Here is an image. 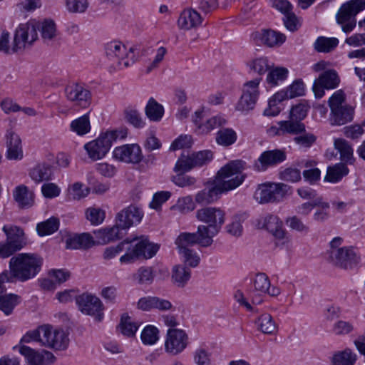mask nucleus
<instances>
[{"instance_id": "nucleus-1", "label": "nucleus", "mask_w": 365, "mask_h": 365, "mask_svg": "<svg viewBox=\"0 0 365 365\" xmlns=\"http://www.w3.org/2000/svg\"><path fill=\"white\" fill-rule=\"evenodd\" d=\"M245 167L246 163L240 160L225 165L217 172L213 182L196 194L195 202L200 205L213 203L222 193L240 186L245 178L242 174Z\"/></svg>"}, {"instance_id": "nucleus-2", "label": "nucleus", "mask_w": 365, "mask_h": 365, "mask_svg": "<svg viewBox=\"0 0 365 365\" xmlns=\"http://www.w3.org/2000/svg\"><path fill=\"white\" fill-rule=\"evenodd\" d=\"M42 259L35 254L21 253L11 258L9 262L10 273L0 274L1 282H14L17 279L25 282L34 277L41 269Z\"/></svg>"}, {"instance_id": "nucleus-3", "label": "nucleus", "mask_w": 365, "mask_h": 365, "mask_svg": "<svg viewBox=\"0 0 365 365\" xmlns=\"http://www.w3.org/2000/svg\"><path fill=\"white\" fill-rule=\"evenodd\" d=\"M136 240L128 244L125 253L120 257L122 264H130L140 257L150 259L155 256L160 246L150 242L147 237H135Z\"/></svg>"}, {"instance_id": "nucleus-4", "label": "nucleus", "mask_w": 365, "mask_h": 365, "mask_svg": "<svg viewBox=\"0 0 365 365\" xmlns=\"http://www.w3.org/2000/svg\"><path fill=\"white\" fill-rule=\"evenodd\" d=\"M118 138H124L122 131H106L101 133L96 139L86 143L84 149L91 160H98L106 155L113 143Z\"/></svg>"}, {"instance_id": "nucleus-5", "label": "nucleus", "mask_w": 365, "mask_h": 365, "mask_svg": "<svg viewBox=\"0 0 365 365\" xmlns=\"http://www.w3.org/2000/svg\"><path fill=\"white\" fill-rule=\"evenodd\" d=\"M280 293L281 290L279 287H271L269 277L263 272H259L255 275L248 290V296L254 304L263 302L266 294L277 297Z\"/></svg>"}, {"instance_id": "nucleus-6", "label": "nucleus", "mask_w": 365, "mask_h": 365, "mask_svg": "<svg viewBox=\"0 0 365 365\" xmlns=\"http://www.w3.org/2000/svg\"><path fill=\"white\" fill-rule=\"evenodd\" d=\"M133 51V47L128 50L119 41H112L105 45L106 56L119 68H127L135 63L136 58Z\"/></svg>"}, {"instance_id": "nucleus-7", "label": "nucleus", "mask_w": 365, "mask_h": 365, "mask_svg": "<svg viewBox=\"0 0 365 365\" xmlns=\"http://www.w3.org/2000/svg\"><path fill=\"white\" fill-rule=\"evenodd\" d=\"M292 194V187L282 182H267L259 185L255 197L259 203L279 202Z\"/></svg>"}, {"instance_id": "nucleus-8", "label": "nucleus", "mask_w": 365, "mask_h": 365, "mask_svg": "<svg viewBox=\"0 0 365 365\" xmlns=\"http://www.w3.org/2000/svg\"><path fill=\"white\" fill-rule=\"evenodd\" d=\"M75 299L82 314L93 317L98 322L103 321L105 306L97 296L90 293H83L76 296Z\"/></svg>"}, {"instance_id": "nucleus-9", "label": "nucleus", "mask_w": 365, "mask_h": 365, "mask_svg": "<svg viewBox=\"0 0 365 365\" xmlns=\"http://www.w3.org/2000/svg\"><path fill=\"white\" fill-rule=\"evenodd\" d=\"M41 344L49 349L55 350L66 349L69 343V339L66 333L61 329H54L49 324L41 325Z\"/></svg>"}, {"instance_id": "nucleus-10", "label": "nucleus", "mask_w": 365, "mask_h": 365, "mask_svg": "<svg viewBox=\"0 0 365 365\" xmlns=\"http://www.w3.org/2000/svg\"><path fill=\"white\" fill-rule=\"evenodd\" d=\"M37 26L36 21H30L26 24H21L16 29L13 42V50L19 51L31 45L37 39Z\"/></svg>"}, {"instance_id": "nucleus-11", "label": "nucleus", "mask_w": 365, "mask_h": 365, "mask_svg": "<svg viewBox=\"0 0 365 365\" xmlns=\"http://www.w3.org/2000/svg\"><path fill=\"white\" fill-rule=\"evenodd\" d=\"M197 220L206 226L220 231L225 222V212L217 207H204L195 212Z\"/></svg>"}, {"instance_id": "nucleus-12", "label": "nucleus", "mask_w": 365, "mask_h": 365, "mask_svg": "<svg viewBox=\"0 0 365 365\" xmlns=\"http://www.w3.org/2000/svg\"><path fill=\"white\" fill-rule=\"evenodd\" d=\"M188 336L186 332L180 329H169L165 340V351L175 356L182 353L188 344Z\"/></svg>"}, {"instance_id": "nucleus-13", "label": "nucleus", "mask_w": 365, "mask_h": 365, "mask_svg": "<svg viewBox=\"0 0 365 365\" xmlns=\"http://www.w3.org/2000/svg\"><path fill=\"white\" fill-rule=\"evenodd\" d=\"M359 256L352 247L329 250V259L337 267L351 269L359 262Z\"/></svg>"}, {"instance_id": "nucleus-14", "label": "nucleus", "mask_w": 365, "mask_h": 365, "mask_svg": "<svg viewBox=\"0 0 365 365\" xmlns=\"http://www.w3.org/2000/svg\"><path fill=\"white\" fill-rule=\"evenodd\" d=\"M66 99L75 106L88 107L91 101V91L79 83L68 85L64 90Z\"/></svg>"}, {"instance_id": "nucleus-15", "label": "nucleus", "mask_w": 365, "mask_h": 365, "mask_svg": "<svg viewBox=\"0 0 365 365\" xmlns=\"http://www.w3.org/2000/svg\"><path fill=\"white\" fill-rule=\"evenodd\" d=\"M251 38L256 44L270 48L280 46L286 41V36L284 34L270 29L255 31L252 34Z\"/></svg>"}, {"instance_id": "nucleus-16", "label": "nucleus", "mask_w": 365, "mask_h": 365, "mask_svg": "<svg viewBox=\"0 0 365 365\" xmlns=\"http://www.w3.org/2000/svg\"><path fill=\"white\" fill-rule=\"evenodd\" d=\"M113 155L115 160L128 164H138L143 160L142 150L135 143L115 148Z\"/></svg>"}, {"instance_id": "nucleus-17", "label": "nucleus", "mask_w": 365, "mask_h": 365, "mask_svg": "<svg viewBox=\"0 0 365 365\" xmlns=\"http://www.w3.org/2000/svg\"><path fill=\"white\" fill-rule=\"evenodd\" d=\"M339 82L340 79L336 71L329 69L324 71L313 84L316 98H321L324 95V89H334L339 86Z\"/></svg>"}, {"instance_id": "nucleus-18", "label": "nucleus", "mask_w": 365, "mask_h": 365, "mask_svg": "<svg viewBox=\"0 0 365 365\" xmlns=\"http://www.w3.org/2000/svg\"><path fill=\"white\" fill-rule=\"evenodd\" d=\"M19 351L31 365H51L56 360L51 352L44 349L36 351L28 346L22 345L19 347Z\"/></svg>"}, {"instance_id": "nucleus-19", "label": "nucleus", "mask_w": 365, "mask_h": 365, "mask_svg": "<svg viewBox=\"0 0 365 365\" xmlns=\"http://www.w3.org/2000/svg\"><path fill=\"white\" fill-rule=\"evenodd\" d=\"M143 216L140 209L135 205H130L120 212L115 217V222L121 230L125 232L133 225L139 223Z\"/></svg>"}, {"instance_id": "nucleus-20", "label": "nucleus", "mask_w": 365, "mask_h": 365, "mask_svg": "<svg viewBox=\"0 0 365 365\" xmlns=\"http://www.w3.org/2000/svg\"><path fill=\"white\" fill-rule=\"evenodd\" d=\"M284 151L279 149L263 152L254 163V168L258 172L265 171L269 167L274 166L286 160Z\"/></svg>"}, {"instance_id": "nucleus-21", "label": "nucleus", "mask_w": 365, "mask_h": 365, "mask_svg": "<svg viewBox=\"0 0 365 365\" xmlns=\"http://www.w3.org/2000/svg\"><path fill=\"white\" fill-rule=\"evenodd\" d=\"M358 14L347 3L344 4L336 14L337 23L341 25L342 31L349 34L356 27V16Z\"/></svg>"}, {"instance_id": "nucleus-22", "label": "nucleus", "mask_w": 365, "mask_h": 365, "mask_svg": "<svg viewBox=\"0 0 365 365\" xmlns=\"http://www.w3.org/2000/svg\"><path fill=\"white\" fill-rule=\"evenodd\" d=\"M6 138V158L9 160H19L23 158L21 140L19 136L12 130H7Z\"/></svg>"}, {"instance_id": "nucleus-23", "label": "nucleus", "mask_w": 365, "mask_h": 365, "mask_svg": "<svg viewBox=\"0 0 365 365\" xmlns=\"http://www.w3.org/2000/svg\"><path fill=\"white\" fill-rule=\"evenodd\" d=\"M202 17L195 9L183 10L178 20V26L180 29L190 30L201 24Z\"/></svg>"}, {"instance_id": "nucleus-24", "label": "nucleus", "mask_w": 365, "mask_h": 365, "mask_svg": "<svg viewBox=\"0 0 365 365\" xmlns=\"http://www.w3.org/2000/svg\"><path fill=\"white\" fill-rule=\"evenodd\" d=\"M2 230L6 235V241L16 251L20 250L26 245L24 233L20 227L4 225Z\"/></svg>"}, {"instance_id": "nucleus-25", "label": "nucleus", "mask_w": 365, "mask_h": 365, "mask_svg": "<svg viewBox=\"0 0 365 365\" xmlns=\"http://www.w3.org/2000/svg\"><path fill=\"white\" fill-rule=\"evenodd\" d=\"M125 234L117 223L112 227L99 229L94 231V235L100 243L106 244L122 238Z\"/></svg>"}, {"instance_id": "nucleus-26", "label": "nucleus", "mask_w": 365, "mask_h": 365, "mask_svg": "<svg viewBox=\"0 0 365 365\" xmlns=\"http://www.w3.org/2000/svg\"><path fill=\"white\" fill-rule=\"evenodd\" d=\"M334 148L340 155L341 163L352 165L355 162L351 145L344 138H336L334 142Z\"/></svg>"}, {"instance_id": "nucleus-27", "label": "nucleus", "mask_w": 365, "mask_h": 365, "mask_svg": "<svg viewBox=\"0 0 365 365\" xmlns=\"http://www.w3.org/2000/svg\"><path fill=\"white\" fill-rule=\"evenodd\" d=\"M220 231L212 229L205 225H200L197 227V231L194 232L197 245L201 247H208L213 243V237Z\"/></svg>"}, {"instance_id": "nucleus-28", "label": "nucleus", "mask_w": 365, "mask_h": 365, "mask_svg": "<svg viewBox=\"0 0 365 365\" xmlns=\"http://www.w3.org/2000/svg\"><path fill=\"white\" fill-rule=\"evenodd\" d=\"M279 127L276 128V134L283 135L286 133L296 135L305 131L304 123L289 118V120H282L278 123ZM275 129V128H272Z\"/></svg>"}, {"instance_id": "nucleus-29", "label": "nucleus", "mask_w": 365, "mask_h": 365, "mask_svg": "<svg viewBox=\"0 0 365 365\" xmlns=\"http://www.w3.org/2000/svg\"><path fill=\"white\" fill-rule=\"evenodd\" d=\"M349 173L347 164L344 163H337L327 168V174L324 177V181L331 183H337L346 176Z\"/></svg>"}, {"instance_id": "nucleus-30", "label": "nucleus", "mask_w": 365, "mask_h": 365, "mask_svg": "<svg viewBox=\"0 0 365 365\" xmlns=\"http://www.w3.org/2000/svg\"><path fill=\"white\" fill-rule=\"evenodd\" d=\"M94 245L93 237L88 233H82L68 237L66 242L67 249H88Z\"/></svg>"}, {"instance_id": "nucleus-31", "label": "nucleus", "mask_w": 365, "mask_h": 365, "mask_svg": "<svg viewBox=\"0 0 365 365\" xmlns=\"http://www.w3.org/2000/svg\"><path fill=\"white\" fill-rule=\"evenodd\" d=\"M29 175L37 183L48 181L53 175L52 166L45 163H39L30 170Z\"/></svg>"}, {"instance_id": "nucleus-32", "label": "nucleus", "mask_w": 365, "mask_h": 365, "mask_svg": "<svg viewBox=\"0 0 365 365\" xmlns=\"http://www.w3.org/2000/svg\"><path fill=\"white\" fill-rule=\"evenodd\" d=\"M354 110L351 106L345 105L331 113L330 123L333 125H341L353 119Z\"/></svg>"}, {"instance_id": "nucleus-33", "label": "nucleus", "mask_w": 365, "mask_h": 365, "mask_svg": "<svg viewBox=\"0 0 365 365\" xmlns=\"http://www.w3.org/2000/svg\"><path fill=\"white\" fill-rule=\"evenodd\" d=\"M357 359L356 354L349 348L334 353L331 359L332 365H354Z\"/></svg>"}, {"instance_id": "nucleus-34", "label": "nucleus", "mask_w": 365, "mask_h": 365, "mask_svg": "<svg viewBox=\"0 0 365 365\" xmlns=\"http://www.w3.org/2000/svg\"><path fill=\"white\" fill-rule=\"evenodd\" d=\"M4 283L0 281V309L6 315H9L18 304L19 297L13 294L2 295L5 291V288L3 287Z\"/></svg>"}, {"instance_id": "nucleus-35", "label": "nucleus", "mask_w": 365, "mask_h": 365, "mask_svg": "<svg viewBox=\"0 0 365 365\" xmlns=\"http://www.w3.org/2000/svg\"><path fill=\"white\" fill-rule=\"evenodd\" d=\"M258 330L263 334L272 335L277 331V325L271 314L264 313L255 321Z\"/></svg>"}, {"instance_id": "nucleus-36", "label": "nucleus", "mask_w": 365, "mask_h": 365, "mask_svg": "<svg viewBox=\"0 0 365 365\" xmlns=\"http://www.w3.org/2000/svg\"><path fill=\"white\" fill-rule=\"evenodd\" d=\"M191 277L190 269L184 265H175L172 269V281L178 287H184Z\"/></svg>"}, {"instance_id": "nucleus-37", "label": "nucleus", "mask_w": 365, "mask_h": 365, "mask_svg": "<svg viewBox=\"0 0 365 365\" xmlns=\"http://www.w3.org/2000/svg\"><path fill=\"white\" fill-rule=\"evenodd\" d=\"M145 113L150 120L158 122L164 115V108L153 98H150L145 106Z\"/></svg>"}, {"instance_id": "nucleus-38", "label": "nucleus", "mask_w": 365, "mask_h": 365, "mask_svg": "<svg viewBox=\"0 0 365 365\" xmlns=\"http://www.w3.org/2000/svg\"><path fill=\"white\" fill-rule=\"evenodd\" d=\"M14 197L21 207H29L33 204V193L25 185H19L14 192Z\"/></svg>"}, {"instance_id": "nucleus-39", "label": "nucleus", "mask_w": 365, "mask_h": 365, "mask_svg": "<svg viewBox=\"0 0 365 365\" xmlns=\"http://www.w3.org/2000/svg\"><path fill=\"white\" fill-rule=\"evenodd\" d=\"M91 128V127L88 114H85L72 120L70 124V130L81 136L88 133Z\"/></svg>"}, {"instance_id": "nucleus-40", "label": "nucleus", "mask_w": 365, "mask_h": 365, "mask_svg": "<svg viewBox=\"0 0 365 365\" xmlns=\"http://www.w3.org/2000/svg\"><path fill=\"white\" fill-rule=\"evenodd\" d=\"M264 226L277 239H284L285 232L282 229V222L274 215H270L265 219Z\"/></svg>"}, {"instance_id": "nucleus-41", "label": "nucleus", "mask_w": 365, "mask_h": 365, "mask_svg": "<svg viewBox=\"0 0 365 365\" xmlns=\"http://www.w3.org/2000/svg\"><path fill=\"white\" fill-rule=\"evenodd\" d=\"M37 30L41 32L44 41L52 40L56 35V27L53 21L45 19L42 22H36Z\"/></svg>"}, {"instance_id": "nucleus-42", "label": "nucleus", "mask_w": 365, "mask_h": 365, "mask_svg": "<svg viewBox=\"0 0 365 365\" xmlns=\"http://www.w3.org/2000/svg\"><path fill=\"white\" fill-rule=\"evenodd\" d=\"M315 207H322L323 210L329 209V203L323 201L322 197L316 198L312 202H304L296 207V212L300 215L307 216Z\"/></svg>"}, {"instance_id": "nucleus-43", "label": "nucleus", "mask_w": 365, "mask_h": 365, "mask_svg": "<svg viewBox=\"0 0 365 365\" xmlns=\"http://www.w3.org/2000/svg\"><path fill=\"white\" fill-rule=\"evenodd\" d=\"M237 138L236 132L232 128H222L218 130L216 142L222 146H230L234 144Z\"/></svg>"}, {"instance_id": "nucleus-44", "label": "nucleus", "mask_w": 365, "mask_h": 365, "mask_svg": "<svg viewBox=\"0 0 365 365\" xmlns=\"http://www.w3.org/2000/svg\"><path fill=\"white\" fill-rule=\"evenodd\" d=\"M339 44L336 38L318 37L314 42V49L318 52L329 53L334 50Z\"/></svg>"}, {"instance_id": "nucleus-45", "label": "nucleus", "mask_w": 365, "mask_h": 365, "mask_svg": "<svg viewBox=\"0 0 365 365\" xmlns=\"http://www.w3.org/2000/svg\"><path fill=\"white\" fill-rule=\"evenodd\" d=\"M58 219L53 217L38 223L36 226V230L40 236H45L54 233L58 230Z\"/></svg>"}, {"instance_id": "nucleus-46", "label": "nucleus", "mask_w": 365, "mask_h": 365, "mask_svg": "<svg viewBox=\"0 0 365 365\" xmlns=\"http://www.w3.org/2000/svg\"><path fill=\"white\" fill-rule=\"evenodd\" d=\"M288 70L284 67H276L268 72L267 82L271 86H277L284 81L288 76Z\"/></svg>"}, {"instance_id": "nucleus-47", "label": "nucleus", "mask_w": 365, "mask_h": 365, "mask_svg": "<svg viewBox=\"0 0 365 365\" xmlns=\"http://www.w3.org/2000/svg\"><path fill=\"white\" fill-rule=\"evenodd\" d=\"M194 232H182L175 240V245L179 251L182 250H191L190 246L197 245Z\"/></svg>"}, {"instance_id": "nucleus-48", "label": "nucleus", "mask_w": 365, "mask_h": 365, "mask_svg": "<svg viewBox=\"0 0 365 365\" xmlns=\"http://www.w3.org/2000/svg\"><path fill=\"white\" fill-rule=\"evenodd\" d=\"M155 272L153 268L150 267H140L133 276V279L141 284H151L153 282Z\"/></svg>"}, {"instance_id": "nucleus-49", "label": "nucleus", "mask_w": 365, "mask_h": 365, "mask_svg": "<svg viewBox=\"0 0 365 365\" xmlns=\"http://www.w3.org/2000/svg\"><path fill=\"white\" fill-rule=\"evenodd\" d=\"M142 342L145 345H153L159 339V330L153 325H147L140 334Z\"/></svg>"}, {"instance_id": "nucleus-50", "label": "nucleus", "mask_w": 365, "mask_h": 365, "mask_svg": "<svg viewBox=\"0 0 365 365\" xmlns=\"http://www.w3.org/2000/svg\"><path fill=\"white\" fill-rule=\"evenodd\" d=\"M138 326L136 323L131 321L130 317L128 314H123L120 318V329L121 333L128 337L133 336L137 330Z\"/></svg>"}, {"instance_id": "nucleus-51", "label": "nucleus", "mask_w": 365, "mask_h": 365, "mask_svg": "<svg viewBox=\"0 0 365 365\" xmlns=\"http://www.w3.org/2000/svg\"><path fill=\"white\" fill-rule=\"evenodd\" d=\"M136 239L127 238L115 247H107L103 252V258L106 259H110L123 250L126 251V247L128 246V244L133 242Z\"/></svg>"}, {"instance_id": "nucleus-52", "label": "nucleus", "mask_w": 365, "mask_h": 365, "mask_svg": "<svg viewBox=\"0 0 365 365\" xmlns=\"http://www.w3.org/2000/svg\"><path fill=\"white\" fill-rule=\"evenodd\" d=\"M293 140L300 148L308 149L315 143L317 137L305 130L295 136Z\"/></svg>"}, {"instance_id": "nucleus-53", "label": "nucleus", "mask_w": 365, "mask_h": 365, "mask_svg": "<svg viewBox=\"0 0 365 365\" xmlns=\"http://www.w3.org/2000/svg\"><path fill=\"white\" fill-rule=\"evenodd\" d=\"M86 217L93 225L101 224L106 217L105 211L98 207H88L86 210Z\"/></svg>"}, {"instance_id": "nucleus-54", "label": "nucleus", "mask_w": 365, "mask_h": 365, "mask_svg": "<svg viewBox=\"0 0 365 365\" xmlns=\"http://www.w3.org/2000/svg\"><path fill=\"white\" fill-rule=\"evenodd\" d=\"M227 120L221 115L213 116L203 124L199 126V130L202 133H208L211 130L224 125Z\"/></svg>"}, {"instance_id": "nucleus-55", "label": "nucleus", "mask_w": 365, "mask_h": 365, "mask_svg": "<svg viewBox=\"0 0 365 365\" xmlns=\"http://www.w3.org/2000/svg\"><path fill=\"white\" fill-rule=\"evenodd\" d=\"M194 168L202 167L210 163L213 158L212 151L209 150L193 153L191 155Z\"/></svg>"}, {"instance_id": "nucleus-56", "label": "nucleus", "mask_w": 365, "mask_h": 365, "mask_svg": "<svg viewBox=\"0 0 365 365\" xmlns=\"http://www.w3.org/2000/svg\"><path fill=\"white\" fill-rule=\"evenodd\" d=\"M309 106L305 101H301L293 106L289 113V118L301 122L307 115Z\"/></svg>"}, {"instance_id": "nucleus-57", "label": "nucleus", "mask_w": 365, "mask_h": 365, "mask_svg": "<svg viewBox=\"0 0 365 365\" xmlns=\"http://www.w3.org/2000/svg\"><path fill=\"white\" fill-rule=\"evenodd\" d=\"M126 120L137 128H143L145 123L140 113L136 109L128 108L125 110Z\"/></svg>"}, {"instance_id": "nucleus-58", "label": "nucleus", "mask_w": 365, "mask_h": 365, "mask_svg": "<svg viewBox=\"0 0 365 365\" xmlns=\"http://www.w3.org/2000/svg\"><path fill=\"white\" fill-rule=\"evenodd\" d=\"M279 178L284 181L297 182L301 180V171L293 167L286 168L279 171Z\"/></svg>"}, {"instance_id": "nucleus-59", "label": "nucleus", "mask_w": 365, "mask_h": 365, "mask_svg": "<svg viewBox=\"0 0 365 365\" xmlns=\"http://www.w3.org/2000/svg\"><path fill=\"white\" fill-rule=\"evenodd\" d=\"M178 252L185 265L196 267L199 264L200 257L194 250H182Z\"/></svg>"}, {"instance_id": "nucleus-60", "label": "nucleus", "mask_w": 365, "mask_h": 365, "mask_svg": "<svg viewBox=\"0 0 365 365\" xmlns=\"http://www.w3.org/2000/svg\"><path fill=\"white\" fill-rule=\"evenodd\" d=\"M262 78H256L253 80L246 82L242 88V93L258 100L260 92L259 85L261 82Z\"/></svg>"}, {"instance_id": "nucleus-61", "label": "nucleus", "mask_w": 365, "mask_h": 365, "mask_svg": "<svg viewBox=\"0 0 365 365\" xmlns=\"http://www.w3.org/2000/svg\"><path fill=\"white\" fill-rule=\"evenodd\" d=\"M191 155L182 154L175 163L174 171L176 173H185L194 168Z\"/></svg>"}, {"instance_id": "nucleus-62", "label": "nucleus", "mask_w": 365, "mask_h": 365, "mask_svg": "<svg viewBox=\"0 0 365 365\" xmlns=\"http://www.w3.org/2000/svg\"><path fill=\"white\" fill-rule=\"evenodd\" d=\"M257 101V100L242 93V96L236 105V110L241 112H248L255 108Z\"/></svg>"}, {"instance_id": "nucleus-63", "label": "nucleus", "mask_w": 365, "mask_h": 365, "mask_svg": "<svg viewBox=\"0 0 365 365\" xmlns=\"http://www.w3.org/2000/svg\"><path fill=\"white\" fill-rule=\"evenodd\" d=\"M89 193V188L81 182H75L69 188V195L73 200H81Z\"/></svg>"}, {"instance_id": "nucleus-64", "label": "nucleus", "mask_w": 365, "mask_h": 365, "mask_svg": "<svg viewBox=\"0 0 365 365\" xmlns=\"http://www.w3.org/2000/svg\"><path fill=\"white\" fill-rule=\"evenodd\" d=\"M210 353L204 348L197 349L193 354L194 361L197 365H210Z\"/></svg>"}]
</instances>
